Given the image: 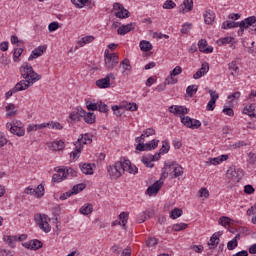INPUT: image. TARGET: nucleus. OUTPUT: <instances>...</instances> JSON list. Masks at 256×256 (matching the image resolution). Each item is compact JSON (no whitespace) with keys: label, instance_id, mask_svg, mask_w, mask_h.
Listing matches in <instances>:
<instances>
[{"label":"nucleus","instance_id":"nucleus-1","mask_svg":"<svg viewBox=\"0 0 256 256\" xmlns=\"http://www.w3.org/2000/svg\"><path fill=\"white\" fill-rule=\"evenodd\" d=\"M20 75L24 80H21L14 86V91L19 93V91H25L31 87L37 81H41V75H39L35 70H33V66L29 64V62H24L20 68Z\"/></svg>","mask_w":256,"mask_h":256},{"label":"nucleus","instance_id":"nucleus-2","mask_svg":"<svg viewBox=\"0 0 256 256\" xmlns=\"http://www.w3.org/2000/svg\"><path fill=\"white\" fill-rule=\"evenodd\" d=\"M93 143V137L90 134H82L76 142H74L75 150L70 154L72 159H79L81 151H83V145H91Z\"/></svg>","mask_w":256,"mask_h":256},{"label":"nucleus","instance_id":"nucleus-3","mask_svg":"<svg viewBox=\"0 0 256 256\" xmlns=\"http://www.w3.org/2000/svg\"><path fill=\"white\" fill-rule=\"evenodd\" d=\"M169 173H173V177H182L183 175V168L181 165L177 164L176 162H172L171 164H165L164 170L162 172V177H169Z\"/></svg>","mask_w":256,"mask_h":256},{"label":"nucleus","instance_id":"nucleus-4","mask_svg":"<svg viewBox=\"0 0 256 256\" xmlns=\"http://www.w3.org/2000/svg\"><path fill=\"white\" fill-rule=\"evenodd\" d=\"M107 171L111 179H119L123 175V159L116 162L114 166H108Z\"/></svg>","mask_w":256,"mask_h":256},{"label":"nucleus","instance_id":"nucleus-5","mask_svg":"<svg viewBox=\"0 0 256 256\" xmlns=\"http://www.w3.org/2000/svg\"><path fill=\"white\" fill-rule=\"evenodd\" d=\"M226 177L229 181H232V183H239L243 177V170L236 168L235 166H231L227 170Z\"/></svg>","mask_w":256,"mask_h":256},{"label":"nucleus","instance_id":"nucleus-6","mask_svg":"<svg viewBox=\"0 0 256 256\" xmlns=\"http://www.w3.org/2000/svg\"><path fill=\"white\" fill-rule=\"evenodd\" d=\"M36 224L44 233H49L51 231V226H49V218L45 214H36L34 217Z\"/></svg>","mask_w":256,"mask_h":256},{"label":"nucleus","instance_id":"nucleus-7","mask_svg":"<svg viewBox=\"0 0 256 256\" xmlns=\"http://www.w3.org/2000/svg\"><path fill=\"white\" fill-rule=\"evenodd\" d=\"M104 55L106 69L111 71L119 63V56L115 53L110 54L109 50H105Z\"/></svg>","mask_w":256,"mask_h":256},{"label":"nucleus","instance_id":"nucleus-8","mask_svg":"<svg viewBox=\"0 0 256 256\" xmlns=\"http://www.w3.org/2000/svg\"><path fill=\"white\" fill-rule=\"evenodd\" d=\"M181 123L188 129H199L201 127V121L193 119L189 116H180Z\"/></svg>","mask_w":256,"mask_h":256},{"label":"nucleus","instance_id":"nucleus-9","mask_svg":"<svg viewBox=\"0 0 256 256\" xmlns=\"http://www.w3.org/2000/svg\"><path fill=\"white\" fill-rule=\"evenodd\" d=\"M113 9L115 12V17L118 19H127L129 18V10L125 9L123 4L116 2L113 4Z\"/></svg>","mask_w":256,"mask_h":256},{"label":"nucleus","instance_id":"nucleus-10","mask_svg":"<svg viewBox=\"0 0 256 256\" xmlns=\"http://www.w3.org/2000/svg\"><path fill=\"white\" fill-rule=\"evenodd\" d=\"M255 23H256L255 16L248 17L242 20L241 22H238V27L240 28L238 30V35H243L245 29H249L251 25H255Z\"/></svg>","mask_w":256,"mask_h":256},{"label":"nucleus","instance_id":"nucleus-11","mask_svg":"<svg viewBox=\"0 0 256 256\" xmlns=\"http://www.w3.org/2000/svg\"><path fill=\"white\" fill-rule=\"evenodd\" d=\"M159 147V140H152L148 143L144 144H137L136 150L137 151H152V149H157Z\"/></svg>","mask_w":256,"mask_h":256},{"label":"nucleus","instance_id":"nucleus-12","mask_svg":"<svg viewBox=\"0 0 256 256\" xmlns=\"http://www.w3.org/2000/svg\"><path fill=\"white\" fill-rule=\"evenodd\" d=\"M78 113H80V117H83L85 123H88V125H93V123H95V119H96L95 113L86 112L81 107H78Z\"/></svg>","mask_w":256,"mask_h":256},{"label":"nucleus","instance_id":"nucleus-13","mask_svg":"<svg viewBox=\"0 0 256 256\" xmlns=\"http://www.w3.org/2000/svg\"><path fill=\"white\" fill-rule=\"evenodd\" d=\"M122 169H123V173H125L126 171L127 173H130L132 175H136V173H138L139 171L137 166L132 165L131 161L125 160V159H122Z\"/></svg>","mask_w":256,"mask_h":256},{"label":"nucleus","instance_id":"nucleus-14","mask_svg":"<svg viewBox=\"0 0 256 256\" xmlns=\"http://www.w3.org/2000/svg\"><path fill=\"white\" fill-rule=\"evenodd\" d=\"M168 110L174 115H180V117H183V115H187V113H189V109L187 107L179 105L170 106Z\"/></svg>","mask_w":256,"mask_h":256},{"label":"nucleus","instance_id":"nucleus-15","mask_svg":"<svg viewBox=\"0 0 256 256\" xmlns=\"http://www.w3.org/2000/svg\"><path fill=\"white\" fill-rule=\"evenodd\" d=\"M162 186L163 182H161V180L156 181L154 184L147 188L146 195H149V197H152V195H157Z\"/></svg>","mask_w":256,"mask_h":256},{"label":"nucleus","instance_id":"nucleus-16","mask_svg":"<svg viewBox=\"0 0 256 256\" xmlns=\"http://www.w3.org/2000/svg\"><path fill=\"white\" fill-rule=\"evenodd\" d=\"M47 51V46H38L37 48H35L31 55L28 58V61H33V59H37V57H41V55H43V53H45Z\"/></svg>","mask_w":256,"mask_h":256},{"label":"nucleus","instance_id":"nucleus-17","mask_svg":"<svg viewBox=\"0 0 256 256\" xmlns=\"http://www.w3.org/2000/svg\"><path fill=\"white\" fill-rule=\"evenodd\" d=\"M64 179H67L65 169L59 168L57 170V173L52 176V181L54 183H61V181H64Z\"/></svg>","mask_w":256,"mask_h":256},{"label":"nucleus","instance_id":"nucleus-18","mask_svg":"<svg viewBox=\"0 0 256 256\" xmlns=\"http://www.w3.org/2000/svg\"><path fill=\"white\" fill-rule=\"evenodd\" d=\"M198 49L201 53H213V46L207 47V40L201 39L198 42Z\"/></svg>","mask_w":256,"mask_h":256},{"label":"nucleus","instance_id":"nucleus-19","mask_svg":"<svg viewBox=\"0 0 256 256\" xmlns=\"http://www.w3.org/2000/svg\"><path fill=\"white\" fill-rule=\"evenodd\" d=\"M221 235V232H217L211 236L210 242H208L209 249H217V246L219 245V237H221Z\"/></svg>","mask_w":256,"mask_h":256},{"label":"nucleus","instance_id":"nucleus-20","mask_svg":"<svg viewBox=\"0 0 256 256\" xmlns=\"http://www.w3.org/2000/svg\"><path fill=\"white\" fill-rule=\"evenodd\" d=\"M135 29V23H130L127 25H122L118 28L117 33L118 35H127L130 31H133Z\"/></svg>","mask_w":256,"mask_h":256},{"label":"nucleus","instance_id":"nucleus-21","mask_svg":"<svg viewBox=\"0 0 256 256\" xmlns=\"http://www.w3.org/2000/svg\"><path fill=\"white\" fill-rule=\"evenodd\" d=\"M48 147L52 149V151H63L65 149V142L63 140L51 142L48 144Z\"/></svg>","mask_w":256,"mask_h":256},{"label":"nucleus","instance_id":"nucleus-22","mask_svg":"<svg viewBox=\"0 0 256 256\" xmlns=\"http://www.w3.org/2000/svg\"><path fill=\"white\" fill-rule=\"evenodd\" d=\"M96 85L99 89H108V87H111V82L109 81V77L106 76L105 78L97 80Z\"/></svg>","mask_w":256,"mask_h":256},{"label":"nucleus","instance_id":"nucleus-23","mask_svg":"<svg viewBox=\"0 0 256 256\" xmlns=\"http://www.w3.org/2000/svg\"><path fill=\"white\" fill-rule=\"evenodd\" d=\"M204 21L206 25H212L215 21V13L211 10L204 13Z\"/></svg>","mask_w":256,"mask_h":256},{"label":"nucleus","instance_id":"nucleus-24","mask_svg":"<svg viewBox=\"0 0 256 256\" xmlns=\"http://www.w3.org/2000/svg\"><path fill=\"white\" fill-rule=\"evenodd\" d=\"M3 240L11 247V249H15V243H17V236H4Z\"/></svg>","mask_w":256,"mask_h":256},{"label":"nucleus","instance_id":"nucleus-25","mask_svg":"<svg viewBox=\"0 0 256 256\" xmlns=\"http://www.w3.org/2000/svg\"><path fill=\"white\" fill-rule=\"evenodd\" d=\"M46 127H49V124L42 123V124L29 125L27 127V132L31 133V131H39L41 129H45Z\"/></svg>","mask_w":256,"mask_h":256},{"label":"nucleus","instance_id":"nucleus-26","mask_svg":"<svg viewBox=\"0 0 256 256\" xmlns=\"http://www.w3.org/2000/svg\"><path fill=\"white\" fill-rule=\"evenodd\" d=\"M79 211L82 215H91L93 213V204H84Z\"/></svg>","mask_w":256,"mask_h":256},{"label":"nucleus","instance_id":"nucleus-27","mask_svg":"<svg viewBox=\"0 0 256 256\" xmlns=\"http://www.w3.org/2000/svg\"><path fill=\"white\" fill-rule=\"evenodd\" d=\"M6 117H15L17 115V108L15 107V104H8L6 106Z\"/></svg>","mask_w":256,"mask_h":256},{"label":"nucleus","instance_id":"nucleus-28","mask_svg":"<svg viewBox=\"0 0 256 256\" xmlns=\"http://www.w3.org/2000/svg\"><path fill=\"white\" fill-rule=\"evenodd\" d=\"M243 113L249 117H256L255 115V104H250L244 108Z\"/></svg>","mask_w":256,"mask_h":256},{"label":"nucleus","instance_id":"nucleus-29","mask_svg":"<svg viewBox=\"0 0 256 256\" xmlns=\"http://www.w3.org/2000/svg\"><path fill=\"white\" fill-rule=\"evenodd\" d=\"M80 169L84 175H93V167H91V164H80Z\"/></svg>","mask_w":256,"mask_h":256},{"label":"nucleus","instance_id":"nucleus-30","mask_svg":"<svg viewBox=\"0 0 256 256\" xmlns=\"http://www.w3.org/2000/svg\"><path fill=\"white\" fill-rule=\"evenodd\" d=\"M140 49L141 51H151V49H153V45L151 44V42L147 41V40H142L140 42Z\"/></svg>","mask_w":256,"mask_h":256},{"label":"nucleus","instance_id":"nucleus-31","mask_svg":"<svg viewBox=\"0 0 256 256\" xmlns=\"http://www.w3.org/2000/svg\"><path fill=\"white\" fill-rule=\"evenodd\" d=\"M121 109H125L126 111H137L139 109V106L137 103H125L121 105Z\"/></svg>","mask_w":256,"mask_h":256},{"label":"nucleus","instance_id":"nucleus-32","mask_svg":"<svg viewBox=\"0 0 256 256\" xmlns=\"http://www.w3.org/2000/svg\"><path fill=\"white\" fill-rule=\"evenodd\" d=\"M23 55V48H14V53H13V61L14 63H19L21 59H19Z\"/></svg>","mask_w":256,"mask_h":256},{"label":"nucleus","instance_id":"nucleus-33","mask_svg":"<svg viewBox=\"0 0 256 256\" xmlns=\"http://www.w3.org/2000/svg\"><path fill=\"white\" fill-rule=\"evenodd\" d=\"M86 185L83 183L74 185L73 188L70 190L72 195H77L78 193H81L85 189Z\"/></svg>","mask_w":256,"mask_h":256},{"label":"nucleus","instance_id":"nucleus-34","mask_svg":"<svg viewBox=\"0 0 256 256\" xmlns=\"http://www.w3.org/2000/svg\"><path fill=\"white\" fill-rule=\"evenodd\" d=\"M239 27V22L224 21L222 23V29H235Z\"/></svg>","mask_w":256,"mask_h":256},{"label":"nucleus","instance_id":"nucleus-35","mask_svg":"<svg viewBox=\"0 0 256 256\" xmlns=\"http://www.w3.org/2000/svg\"><path fill=\"white\" fill-rule=\"evenodd\" d=\"M182 215H183V210L179 208H174L170 213L171 219H179V217H181Z\"/></svg>","mask_w":256,"mask_h":256},{"label":"nucleus","instance_id":"nucleus-36","mask_svg":"<svg viewBox=\"0 0 256 256\" xmlns=\"http://www.w3.org/2000/svg\"><path fill=\"white\" fill-rule=\"evenodd\" d=\"M35 190L37 199H40V197H43L45 195V186L43 184H39Z\"/></svg>","mask_w":256,"mask_h":256},{"label":"nucleus","instance_id":"nucleus-37","mask_svg":"<svg viewBox=\"0 0 256 256\" xmlns=\"http://www.w3.org/2000/svg\"><path fill=\"white\" fill-rule=\"evenodd\" d=\"M119 219L122 223V226L125 227L127 226V220L129 219V214L126 213V212H121L120 215H119Z\"/></svg>","mask_w":256,"mask_h":256},{"label":"nucleus","instance_id":"nucleus-38","mask_svg":"<svg viewBox=\"0 0 256 256\" xmlns=\"http://www.w3.org/2000/svg\"><path fill=\"white\" fill-rule=\"evenodd\" d=\"M31 249L33 251H37V249H41V247H43V243L39 240H31Z\"/></svg>","mask_w":256,"mask_h":256},{"label":"nucleus","instance_id":"nucleus-39","mask_svg":"<svg viewBox=\"0 0 256 256\" xmlns=\"http://www.w3.org/2000/svg\"><path fill=\"white\" fill-rule=\"evenodd\" d=\"M197 89H199L197 85H190L187 87L186 93L189 97H193V94L197 93Z\"/></svg>","mask_w":256,"mask_h":256},{"label":"nucleus","instance_id":"nucleus-40","mask_svg":"<svg viewBox=\"0 0 256 256\" xmlns=\"http://www.w3.org/2000/svg\"><path fill=\"white\" fill-rule=\"evenodd\" d=\"M71 121H81V113L79 112V108L76 111L70 113Z\"/></svg>","mask_w":256,"mask_h":256},{"label":"nucleus","instance_id":"nucleus-41","mask_svg":"<svg viewBox=\"0 0 256 256\" xmlns=\"http://www.w3.org/2000/svg\"><path fill=\"white\" fill-rule=\"evenodd\" d=\"M88 1L89 0H71V3L78 7V9H83V7H85Z\"/></svg>","mask_w":256,"mask_h":256},{"label":"nucleus","instance_id":"nucleus-42","mask_svg":"<svg viewBox=\"0 0 256 256\" xmlns=\"http://www.w3.org/2000/svg\"><path fill=\"white\" fill-rule=\"evenodd\" d=\"M179 80L170 74L164 81L165 85H175Z\"/></svg>","mask_w":256,"mask_h":256},{"label":"nucleus","instance_id":"nucleus-43","mask_svg":"<svg viewBox=\"0 0 256 256\" xmlns=\"http://www.w3.org/2000/svg\"><path fill=\"white\" fill-rule=\"evenodd\" d=\"M239 245V242H237V240H230L228 243H227V249L228 251H234V249H237Z\"/></svg>","mask_w":256,"mask_h":256},{"label":"nucleus","instance_id":"nucleus-44","mask_svg":"<svg viewBox=\"0 0 256 256\" xmlns=\"http://www.w3.org/2000/svg\"><path fill=\"white\" fill-rule=\"evenodd\" d=\"M86 107H87L88 111H98L99 102L98 103H91L89 101H86Z\"/></svg>","mask_w":256,"mask_h":256},{"label":"nucleus","instance_id":"nucleus-45","mask_svg":"<svg viewBox=\"0 0 256 256\" xmlns=\"http://www.w3.org/2000/svg\"><path fill=\"white\" fill-rule=\"evenodd\" d=\"M186 227H188V225L186 223L174 224L172 226V230L179 232V231L185 230Z\"/></svg>","mask_w":256,"mask_h":256},{"label":"nucleus","instance_id":"nucleus-46","mask_svg":"<svg viewBox=\"0 0 256 256\" xmlns=\"http://www.w3.org/2000/svg\"><path fill=\"white\" fill-rule=\"evenodd\" d=\"M169 149H171V146L169 145V141L164 140L162 142V148L160 149V153H169Z\"/></svg>","mask_w":256,"mask_h":256},{"label":"nucleus","instance_id":"nucleus-47","mask_svg":"<svg viewBox=\"0 0 256 256\" xmlns=\"http://www.w3.org/2000/svg\"><path fill=\"white\" fill-rule=\"evenodd\" d=\"M231 223V218L227 216H223L219 219V225H222V227H227Z\"/></svg>","mask_w":256,"mask_h":256},{"label":"nucleus","instance_id":"nucleus-48","mask_svg":"<svg viewBox=\"0 0 256 256\" xmlns=\"http://www.w3.org/2000/svg\"><path fill=\"white\" fill-rule=\"evenodd\" d=\"M175 7H177V4L173 0H167L163 4V9H175Z\"/></svg>","mask_w":256,"mask_h":256},{"label":"nucleus","instance_id":"nucleus-49","mask_svg":"<svg viewBox=\"0 0 256 256\" xmlns=\"http://www.w3.org/2000/svg\"><path fill=\"white\" fill-rule=\"evenodd\" d=\"M157 243H159V240L155 237H150L146 241L147 247H155V245H157Z\"/></svg>","mask_w":256,"mask_h":256},{"label":"nucleus","instance_id":"nucleus-50","mask_svg":"<svg viewBox=\"0 0 256 256\" xmlns=\"http://www.w3.org/2000/svg\"><path fill=\"white\" fill-rule=\"evenodd\" d=\"M10 133L17 135V137H23L25 135V129L23 128H14Z\"/></svg>","mask_w":256,"mask_h":256},{"label":"nucleus","instance_id":"nucleus-51","mask_svg":"<svg viewBox=\"0 0 256 256\" xmlns=\"http://www.w3.org/2000/svg\"><path fill=\"white\" fill-rule=\"evenodd\" d=\"M123 109L120 106H112V111H114V114L116 117H121V115H123Z\"/></svg>","mask_w":256,"mask_h":256},{"label":"nucleus","instance_id":"nucleus-52","mask_svg":"<svg viewBox=\"0 0 256 256\" xmlns=\"http://www.w3.org/2000/svg\"><path fill=\"white\" fill-rule=\"evenodd\" d=\"M121 65L123 66L124 71H131V63L129 62V59H124L121 63H120V67Z\"/></svg>","mask_w":256,"mask_h":256},{"label":"nucleus","instance_id":"nucleus-53","mask_svg":"<svg viewBox=\"0 0 256 256\" xmlns=\"http://www.w3.org/2000/svg\"><path fill=\"white\" fill-rule=\"evenodd\" d=\"M198 71H201L202 75H207V73H209V63H202L201 68Z\"/></svg>","mask_w":256,"mask_h":256},{"label":"nucleus","instance_id":"nucleus-54","mask_svg":"<svg viewBox=\"0 0 256 256\" xmlns=\"http://www.w3.org/2000/svg\"><path fill=\"white\" fill-rule=\"evenodd\" d=\"M57 29H59V22H51L48 25V31L50 33H53V31H57Z\"/></svg>","mask_w":256,"mask_h":256},{"label":"nucleus","instance_id":"nucleus-55","mask_svg":"<svg viewBox=\"0 0 256 256\" xmlns=\"http://www.w3.org/2000/svg\"><path fill=\"white\" fill-rule=\"evenodd\" d=\"M49 127H51V129H57L58 131H61V129H63V125H61V123L59 122H48Z\"/></svg>","mask_w":256,"mask_h":256},{"label":"nucleus","instance_id":"nucleus-56","mask_svg":"<svg viewBox=\"0 0 256 256\" xmlns=\"http://www.w3.org/2000/svg\"><path fill=\"white\" fill-rule=\"evenodd\" d=\"M191 27H192L191 23L183 24L182 29H181V33H183L184 35H187V33H189V31H191Z\"/></svg>","mask_w":256,"mask_h":256},{"label":"nucleus","instance_id":"nucleus-57","mask_svg":"<svg viewBox=\"0 0 256 256\" xmlns=\"http://www.w3.org/2000/svg\"><path fill=\"white\" fill-rule=\"evenodd\" d=\"M209 95L211 97L210 101H214L215 103H217V100L219 99V93L214 90H209Z\"/></svg>","mask_w":256,"mask_h":256},{"label":"nucleus","instance_id":"nucleus-58","mask_svg":"<svg viewBox=\"0 0 256 256\" xmlns=\"http://www.w3.org/2000/svg\"><path fill=\"white\" fill-rule=\"evenodd\" d=\"M183 5L187 11H193V0H184Z\"/></svg>","mask_w":256,"mask_h":256},{"label":"nucleus","instance_id":"nucleus-59","mask_svg":"<svg viewBox=\"0 0 256 256\" xmlns=\"http://www.w3.org/2000/svg\"><path fill=\"white\" fill-rule=\"evenodd\" d=\"M98 111H100V113H107V111H109V108L107 107V104H103V102H98Z\"/></svg>","mask_w":256,"mask_h":256},{"label":"nucleus","instance_id":"nucleus-60","mask_svg":"<svg viewBox=\"0 0 256 256\" xmlns=\"http://www.w3.org/2000/svg\"><path fill=\"white\" fill-rule=\"evenodd\" d=\"M221 163L219 157L216 158H210L208 159V161L206 162V165H219Z\"/></svg>","mask_w":256,"mask_h":256},{"label":"nucleus","instance_id":"nucleus-61","mask_svg":"<svg viewBox=\"0 0 256 256\" xmlns=\"http://www.w3.org/2000/svg\"><path fill=\"white\" fill-rule=\"evenodd\" d=\"M248 157H249L248 163H250V165H256V154L253 152H250L248 154Z\"/></svg>","mask_w":256,"mask_h":256},{"label":"nucleus","instance_id":"nucleus-62","mask_svg":"<svg viewBox=\"0 0 256 256\" xmlns=\"http://www.w3.org/2000/svg\"><path fill=\"white\" fill-rule=\"evenodd\" d=\"M142 135H144V139H145V137H151V135H155V129L148 128L143 131Z\"/></svg>","mask_w":256,"mask_h":256},{"label":"nucleus","instance_id":"nucleus-63","mask_svg":"<svg viewBox=\"0 0 256 256\" xmlns=\"http://www.w3.org/2000/svg\"><path fill=\"white\" fill-rule=\"evenodd\" d=\"M15 252L0 248V256H13Z\"/></svg>","mask_w":256,"mask_h":256},{"label":"nucleus","instance_id":"nucleus-64","mask_svg":"<svg viewBox=\"0 0 256 256\" xmlns=\"http://www.w3.org/2000/svg\"><path fill=\"white\" fill-rule=\"evenodd\" d=\"M199 197H205V199H209V190L207 188H201L199 190Z\"/></svg>","mask_w":256,"mask_h":256}]
</instances>
